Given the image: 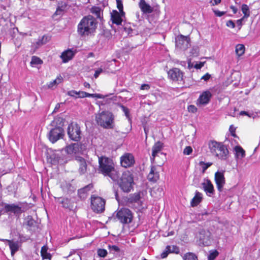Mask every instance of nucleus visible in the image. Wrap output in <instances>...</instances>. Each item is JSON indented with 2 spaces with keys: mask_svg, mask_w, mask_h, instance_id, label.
<instances>
[{
  "mask_svg": "<svg viewBox=\"0 0 260 260\" xmlns=\"http://www.w3.org/2000/svg\"><path fill=\"white\" fill-rule=\"evenodd\" d=\"M98 22L91 15L84 16L78 23L77 32L82 38L93 36L96 31Z\"/></svg>",
  "mask_w": 260,
  "mask_h": 260,
  "instance_id": "nucleus-1",
  "label": "nucleus"
},
{
  "mask_svg": "<svg viewBox=\"0 0 260 260\" xmlns=\"http://www.w3.org/2000/svg\"><path fill=\"white\" fill-rule=\"evenodd\" d=\"M230 141V140H226L224 144L215 141H209L208 146L211 153L219 159L227 160L229 157V147L226 143Z\"/></svg>",
  "mask_w": 260,
  "mask_h": 260,
  "instance_id": "nucleus-2",
  "label": "nucleus"
},
{
  "mask_svg": "<svg viewBox=\"0 0 260 260\" xmlns=\"http://www.w3.org/2000/svg\"><path fill=\"white\" fill-rule=\"evenodd\" d=\"M95 120L99 125L105 128L111 129L114 127V116L111 112L102 111L96 115Z\"/></svg>",
  "mask_w": 260,
  "mask_h": 260,
  "instance_id": "nucleus-3",
  "label": "nucleus"
},
{
  "mask_svg": "<svg viewBox=\"0 0 260 260\" xmlns=\"http://www.w3.org/2000/svg\"><path fill=\"white\" fill-rule=\"evenodd\" d=\"M134 183L132 174L128 171L124 172L120 179L119 185L121 189L125 192L131 191Z\"/></svg>",
  "mask_w": 260,
  "mask_h": 260,
  "instance_id": "nucleus-4",
  "label": "nucleus"
},
{
  "mask_svg": "<svg viewBox=\"0 0 260 260\" xmlns=\"http://www.w3.org/2000/svg\"><path fill=\"white\" fill-rule=\"evenodd\" d=\"M142 195L143 193L141 192L129 194L126 200V205L133 208H140L144 201Z\"/></svg>",
  "mask_w": 260,
  "mask_h": 260,
  "instance_id": "nucleus-5",
  "label": "nucleus"
},
{
  "mask_svg": "<svg viewBox=\"0 0 260 260\" xmlns=\"http://www.w3.org/2000/svg\"><path fill=\"white\" fill-rule=\"evenodd\" d=\"M99 170L104 175L114 169V165L113 160L107 157L102 156L99 157Z\"/></svg>",
  "mask_w": 260,
  "mask_h": 260,
  "instance_id": "nucleus-6",
  "label": "nucleus"
},
{
  "mask_svg": "<svg viewBox=\"0 0 260 260\" xmlns=\"http://www.w3.org/2000/svg\"><path fill=\"white\" fill-rule=\"evenodd\" d=\"M67 133L70 139L74 141H79L81 138L80 127L76 123H70L67 129Z\"/></svg>",
  "mask_w": 260,
  "mask_h": 260,
  "instance_id": "nucleus-7",
  "label": "nucleus"
},
{
  "mask_svg": "<svg viewBox=\"0 0 260 260\" xmlns=\"http://www.w3.org/2000/svg\"><path fill=\"white\" fill-rule=\"evenodd\" d=\"M91 208L96 213H102L105 210V201L102 198L92 195L90 198Z\"/></svg>",
  "mask_w": 260,
  "mask_h": 260,
  "instance_id": "nucleus-8",
  "label": "nucleus"
},
{
  "mask_svg": "<svg viewBox=\"0 0 260 260\" xmlns=\"http://www.w3.org/2000/svg\"><path fill=\"white\" fill-rule=\"evenodd\" d=\"M116 217L120 222L126 224L132 222L133 215L129 209L123 208L117 212Z\"/></svg>",
  "mask_w": 260,
  "mask_h": 260,
  "instance_id": "nucleus-9",
  "label": "nucleus"
},
{
  "mask_svg": "<svg viewBox=\"0 0 260 260\" xmlns=\"http://www.w3.org/2000/svg\"><path fill=\"white\" fill-rule=\"evenodd\" d=\"M22 238L23 236L21 235H19V238L20 240V241H14L13 240H8V239H1V241L5 243V244H7L11 250V254L12 256H14L16 252H17L19 248L21 246V242L23 241Z\"/></svg>",
  "mask_w": 260,
  "mask_h": 260,
  "instance_id": "nucleus-10",
  "label": "nucleus"
},
{
  "mask_svg": "<svg viewBox=\"0 0 260 260\" xmlns=\"http://www.w3.org/2000/svg\"><path fill=\"white\" fill-rule=\"evenodd\" d=\"M64 136L63 129L60 127H55L51 129L48 135L49 140L53 143L56 142Z\"/></svg>",
  "mask_w": 260,
  "mask_h": 260,
  "instance_id": "nucleus-11",
  "label": "nucleus"
},
{
  "mask_svg": "<svg viewBox=\"0 0 260 260\" xmlns=\"http://www.w3.org/2000/svg\"><path fill=\"white\" fill-rule=\"evenodd\" d=\"M67 94L70 96L75 97L76 98H84L85 97L96 98L98 99L103 98V95L99 93H89L85 91H77L74 90L69 91Z\"/></svg>",
  "mask_w": 260,
  "mask_h": 260,
  "instance_id": "nucleus-12",
  "label": "nucleus"
},
{
  "mask_svg": "<svg viewBox=\"0 0 260 260\" xmlns=\"http://www.w3.org/2000/svg\"><path fill=\"white\" fill-rule=\"evenodd\" d=\"M168 75L169 79L175 82H181L183 80L184 74L178 68H173L170 69Z\"/></svg>",
  "mask_w": 260,
  "mask_h": 260,
  "instance_id": "nucleus-13",
  "label": "nucleus"
},
{
  "mask_svg": "<svg viewBox=\"0 0 260 260\" xmlns=\"http://www.w3.org/2000/svg\"><path fill=\"white\" fill-rule=\"evenodd\" d=\"M211 233L209 231L200 229L197 233L196 237L199 239L200 243L204 246H207L210 243Z\"/></svg>",
  "mask_w": 260,
  "mask_h": 260,
  "instance_id": "nucleus-14",
  "label": "nucleus"
},
{
  "mask_svg": "<svg viewBox=\"0 0 260 260\" xmlns=\"http://www.w3.org/2000/svg\"><path fill=\"white\" fill-rule=\"evenodd\" d=\"M135 162L134 155L129 153H126L120 157V164L124 168H129L133 166Z\"/></svg>",
  "mask_w": 260,
  "mask_h": 260,
  "instance_id": "nucleus-15",
  "label": "nucleus"
},
{
  "mask_svg": "<svg viewBox=\"0 0 260 260\" xmlns=\"http://www.w3.org/2000/svg\"><path fill=\"white\" fill-rule=\"evenodd\" d=\"M215 181L218 190L221 192L225 183L223 171H217L215 173Z\"/></svg>",
  "mask_w": 260,
  "mask_h": 260,
  "instance_id": "nucleus-16",
  "label": "nucleus"
},
{
  "mask_svg": "<svg viewBox=\"0 0 260 260\" xmlns=\"http://www.w3.org/2000/svg\"><path fill=\"white\" fill-rule=\"evenodd\" d=\"M189 38L183 35L178 36L176 39V46L181 50H186L189 46Z\"/></svg>",
  "mask_w": 260,
  "mask_h": 260,
  "instance_id": "nucleus-17",
  "label": "nucleus"
},
{
  "mask_svg": "<svg viewBox=\"0 0 260 260\" xmlns=\"http://www.w3.org/2000/svg\"><path fill=\"white\" fill-rule=\"evenodd\" d=\"M71 7V5L68 4V1L65 2L60 1L57 3V7L56 10L54 15H61L64 12L67 11Z\"/></svg>",
  "mask_w": 260,
  "mask_h": 260,
  "instance_id": "nucleus-18",
  "label": "nucleus"
},
{
  "mask_svg": "<svg viewBox=\"0 0 260 260\" xmlns=\"http://www.w3.org/2000/svg\"><path fill=\"white\" fill-rule=\"evenodd\" d=\"M202 186L204 191L208 196L211 197L214 193V186L210 180H205L204 182L202 183Z\"/></svg>",
  "mask_w": 260,
  "mask_h": 260,
  "instance_id": "nucleus-19",
  "label": "nucleus"
},
{
  "mask_svg": "<svg viewBox=\"0 0 260 260\" xmlns=\"http://www.w3.org/2000/svg\"><path fill=\"white\" fill-rule=\"evenodd\" d=\"M75 53L76 52L74 51L71 49H69L64 51L60 56L62 62L67 63L71 60L74 56Z\"/></svg>",
  "mask_w": 260,
  "mask_h": 260,
  "instance_id": "nucleus-20",
  "label": "nucleus"
},
{
  "mask_svg": "<svg viewBox=\"0 0 260 260\" xmlns=\"http://www.w3.org/2000/svg\"><path fill=\"white\" fill-rule=\"evenodd\" d=\"M75 159L79 164V173L81 175L84 174L87 171V162L86 160L81 156H76Z\"/></svg>",
  "mask_w": 260,
  "mask_h": 260,
  "instance_id": "nucleus-21",
  "label": "nucleus"
},
{
  "mask_svg": "<svg viewBox=\"0 0 260 260\" xmlns=\"http://www.w3.org/2000/svg\"><path fill=\"white\" fill-rule=\"evenodd\" d=\"M211 97V94L210 91H206L200 96L198 100V104L206 105L207 104Z\"/></svg>",
  "mask_w": 260,
  "mask_h": 260,
  "instance_id": "nucleus-22",
  "label": "nucleus"
},
{
  "mask_svg": "<svg viewBox=\"0 0 260 260\" xmlns=\"http://www.w3.org/2000/svg\"><path fill=\"white\" fill-rule=\"evenodd\" d=\"M93 188V185L92 184H89L86 186L78 190V195L80 199L84 200L85 199L87 194L89 193V191Z\"/></svg>",
  "mask_w": 260,
  "mask_h": 260,
  "instance_id": "nucleus-23",
  "label": "nucleus"
},
{
  "mask_svg": "<svg viewBox=\"0 0 260 260\" xmlns=\"http://www.w3.org/2000/svg\"><path fill=\"white\" fill-rule=\"evenodd\" d=\"M4 209L7 212H11L15 214L21 213V208L15 204H6L5 205Z\"/></svg>",
  "mask_w": 260,
  "mask_h": 260,
  "instance_id": "nucleus-24",
  "label": "nucleus"
},
{
  "mask_svg": "<svg viewBox=\"0 0 260 260\" xmlns=\"http://www.w3.org/2000/svg\"><path fill=\"white\" fill-rule=\"evenodd\" d=\"M139 7L141 11L145 14H149L153 11V9L144 0H141L139 3Z\"/></svg>",
  "mask_w": 260,
  "mask_h": 260,
  "instance_id": "nucleus-25",
  "label": "nucleus"
},
{
  "mask_svg": "<svg viewBox=\"0 0 260 260\" xmlns=\"http://www.w3.org/2000/svg\"><path fill=\"white\" fill-rule=\"evenodd\" d=\"M148 179L152 182H156L158 180L159 177V174L158 172L156 170V168L154 166H152L151 168L150 172L148 175Z\"/></svg>",
  "mask_w": 260,
  "mask_h": 260,
  "instance_id": "nucleus-26",
  "label": "nucleus"
},
{
  "mask_svg": "<svg viewBox=\"0 0 260 260\" xmlns=\"http://www.w3.org/2000/svg\"><path fill=\"white\" fill-rule=\"evenodd\" d=\"M162 148V144L160 142L158 141L155 143L152 147V160H154V158L156 157L157 153L161 151Z\"/></svg>",
  "mask_w": 260,
  "mask_h": 260,
  "instance_id": "nucleus-27",
  "label": "nucleus"
},
{
  "mask_svg": "<svg viewBox=\"0 0 260 260\" xmlns=\"http://www.w3.org/2000/svg\"><path fill=\"white\" fill-rule=\"evenodd\" d=\"M79 150V145L77 143L69 145L66 147V151L68 154H73L78 152Z\"/></svg>",
  "mask_w": 260,
  "mask_h": 260,
  "instance_id": "nucleus-28",
  "label": "nucleus"
},
{
  "mask_svg": "<svg viewBox=\"0 0 260 260\" xmlns=\"http://www.w3.org/2000/svg\"><path fill=\"white\" fill-rule=\"evenodd\" d=\"M111 20L113 23L117 25H120L122 22V18L120 14L116 10L113 11L111 13Z\"/></svg>",
  "mask_w": 260,
  "mask_h": 260,
  "instance_id": "nucleus-29",
  "label": "nucleus"
},
{
  "mask_svg": "<svg viewBox=\"0 0 260 260\" xmlns=\"http://www.w3.org/2000/svg\"><path fill=\"white\" fill-rule=\"evenodd\" d=\"M236 157L237 158H243L245 156V152L244 149L240 146H236L234 147Z\"/></svg>",
  "mask_w": 260,
  "mask_h": 260,
  "instance_id": "nucleus-30",
  "label": "nucleus"
},
{
  "mask_svg": "<svg viewBox=\"0 0 260 260\" xmlns=\"http://www.w3.org/2000/svg\"><path fill=\"white\" fill-rule=\"evenodd\" d=\"M106 176H109L114 181H118L119 180V173L114 168L111 172L107 174Z\"/></svg>",
  "mask_w": 260,
  "mask_h": 260,
  "instance_id": "nucleus-31",
  "label": "nucleus"
},
{
  "mask_svg": "<svg viewBox=\"0 0 260 260\" xmlns=\"http://www.w3.org/2000/svg\"><path fill=\"white\" fill-rule=\"evenodd\" d=\"M241 11L243 14V17L247 18L250 15V11L249 7L246 4H243L241 6Z\"/></svg>",
  "mask_w": 260,
  "mask_h": 260,
  "instance_id": "nucleus-32",
  "label": "nucleus"
},
{
  "mask_svg": "<svg viewBox=\"0 0 260 260\" xmlns=\"http://www.w3.org/2000/svg\"><path fill=\"white\" fill-rule=\"evenodd\" d=\"M202 194L200 192H197L195 197L192 199L191 204L192 206H197L201 201Z\"/></svg>",
  "mask_w": 260,
  "mask_h": 260,
  "instance_id": "nucleus-33",
  "label": "nucleus"
},
{
  "mask_svg": "<svg viewBox=\"0 0 260 260\" xmlns=\"http://www.w3.org/2000/svg\"><path fill=\"white\" fill-rule=\"evenodd\" d=\"M62 80H63V79L61 76L59 75V76H57V77L55 80H54L53 81L50 82L48 84V88H53L54 86H56L57 84L60 83L62 81Z\"/></svg>",
  "mask_w": 260,
  "mask_h": 260,
  "instance_id": "nucleus-34",
  "label": "nucleus"
},
{
  "mask_svg": "<svg viewBox=\"0 0 260 260\" xmlns=\"http://www.w3.org/2000/svg\"><path fill=\"white\" fill-rule=\"evenodd\" d=\"M235 52L238 56L242 55L245 52V47L242 44H238L236 46Z\"/></svg>",
  "mask_w": 260,
  "mask_h": 260,
  "instance_id": "nucleus-35",
  "label": "nucleus"
},
{
  "mask_svg": "<svg viewBox=\"0 0 260 260\" xmlns=\"http://www.w3.org/2000/svg\"><path fill=\"white\" fill-rule=\"evenodd\" d=\"M41 256H42L43 259H50L51 258V254L47 252V250L46 247L43 246L42 247L41 251Z\"/></svg>",
  "mask_w": 260,
  "mask_h": 260,
  "instance_id": "nucleus-36",
  "label": "nucleus"
},
{
  "mask_svg": "<svg viewBox=\"0 0 260 260\" xmlns=\"http://www.w3.org/2000/svg\"><path fill=\"white\" fill-rule=\"evenodd\" d=\"M43 63V61L38 57L33 56L31 58L30 64L31 66L34 65L41 64Z\"/></svg>",
  "mask_w": 260,
  "mask_h": 260,
  "instance_id": "nucleus-37",
  "label": "nucleus"
},
{
  "mask_svg": "<svg viewBox=\"0 0 260 260\" xmlns=\"http://www.w3.org/2000/svg\"><path fill=\"white\" fill-rule=\"evenodd\" d=\"M183 260H198V257L193 253L189 252L184 255Z\"/></svg>",
  "mask_w": 260,
  "mask_h": 260,
  "instance_id": "nucleus-38",
  "label": "nucleus"
},
{
  "mask_svg": "<svg viewBox=\"0 0 260 260\" xmlns=\"http://www.w3.org/2000/svg\"><path fill=\"white\" fill-rule=\"evenodd\" d=\"M212 165V162H205L203 161H201L199 162V165L202 167V172L203 173H204L206 170L210 167Z\"/></svg>",
  "mask_w": 260,
  "mask_h": 260,
  "instance_id": "nucleus-39",
  "label": "nucleus"
},
{
  "mask_svg": "<svg viewBox=\"0 0 260 260\" xmlns=\"http://www.w3.org/2000/svg\"><path fill=\"white\" fill-rule=\"evenodd\" d=\"M108 248L110 253L115 254L120 251L119 248L116 245H108Z\"/></svg>",
  "mask_w": 260,
  "mask_h": 260,
  "instance_id": "nucleus-40",
  "label": "nucleus"
},
{
  "mask_svg": "<svg viewBox=\"0 0 260 260\" xmlns=\"http://www.w3.org/2000/svg\"><path fill=\"white\" fill-rule=\"evenodd\" d=\"M218 252L217 250L212 251L210 252L208 255V260H214L215 258L218 256Z\"/></svg>",
  "mask_w": 260,
  "mask_h": 260,
  "instance_id": "nucleus-41",
  "label": "nucleus"
},
{
  "mask_svg": "<svg viewBox=\"0 0 260 260\" xmlns=\"http://www.w3.org/2000/svg\"><path fill=\"white\" fill-rule=\"evenodd\" d=\"M47 37L44 36H43L41 39H40L38 40V41L37 42V45L38 47L43 45V44H45L47 42Z\"/></svg>",
  "mask_w": 260,
  "mask_h": 260,
  "instance_id": "nucleus-42",
  "label": "nucleus"
},
{
  "mask_svg": "<svg viewBox=\"0 0 260 260\" xmlns=\"http://www.w3.org/2000/svg\"><path fill=\"white\" fill-rule=\"evenodd\" d=\"M91 12L92 14L96 15L97 18H100L101 9L99 7H93L91 10Z\"/></svg>",
  "mask_w": 260,
  "mask_h": 260,
  "instance_id": "nucleus-43",
  "label": "nucleus"
},
{
  "mask_svg": "<svg viewBox=\"0 0 260 260\" xmlns=\"http://www.w3.org/2000/svg\"><path fill=\"white\" fill-rule=\"evenodd\" d=\"M97 253L98 255L101 257H105L107 254V250L104 249H99Z\"/></svg>",
  "mask_w": 260,
  "mask_h": 260,
  "instance_id": "nucleus-44",
  "label": "nucleus"
},
{
  "mask_svg": "<svg viewBox=\"0 0 260 260\" xmlns=\"http://www.w3.org/2000/svg\"><path fill=\"white\" fill-rule=\"evenodd\" d=\"M117 7L121 13H123V4L121 0H116Z\"/></svg>",
  "mask_w": 260,
  "mask_h": 260,
  "instance_id": "nucleus-45",
  "label": "nucleus"
},
{
  "mask_svg": "<svg viewBox=\"0 0 260 260\" xmlns=\"http://www.w3.org/2000/svg\"><path fill=\"white\" fill-rule=\"evenodd\" d=\"M120 107L123 112L124 113L125 116L127 118H129V112L128 109L123 105H120Z\"/></svg>",
  "mask_w": 260,
  "mask_h": 260,
  "instance_id": "nucleus-46",
  "label": "nucleus"
},
{
  "mask_svg": "<svg viewBox=\"0 0 260 260\" xmlns=\"http://www.w3.org/2000/svg\"><path fill=\"white\" fill-rule=\"evenodd\" d=\"M192 152V149L190 146H186L183 150V154L184 155H189Z\"/></svg>",
  "mask_w": 260,
  "mask_h": 260,
  "instance_id": "nucleus-47",
  "label": "nucleus"
},
{
  "mask_svg": "<svg viewBox=\"0 0 260 260\" xmlns=\"http://www.w3.org/2000/svg\"><path fill=\"white\" fill-rule=\"evenodd\" d=\"M35 223L34 220L31 218L28 217L26 221V225L29 227H32L34 226Z\"/></svg>",
  "mask_w": 260,
  "mask_h": 260,
  "instance_id": "nucleus-48",
  "label": "nucleus"
},
{
  "mask_svg": "<svg viewBox=\"0 0 260 260\" xmlns=\"http://www.w3.org/2000/svg\"><path fill=\"white\" fill-rule=\"evenodd\" d=\"M229 131L231 133L232 136L234 138L238 137L236 135V128L233 125H231L229 128Z\"/></svg>",
  "mask_w": 260,
  "mask_h": 260,
  "instance_id": "nucleus-49",
  "label": "nucleus"
},
{
  "mask_svg": "<svg viewBox=\"0 0 260 260\" xmlns=\"http://www.w3.org/2000/svg\"><path fill=\"white\" fill-rule=\"evenodd\" d=\"M188 110L189 112L195 113L197 111V108L195 106L191 105L188 107Z\"/></svg>",
  "mask_w": 260,
  "mask_h": 260,
  "instance_id": "nucleus-50",
  "label": "nucleus"
},
{
  "mask_svg": "<svg viewBox=\"0 0 260 260\" xmlns=\"http://www.w3.org/2000/svg\"><path fill=\"white\" fill-rule=\"evenodd\" d=\"M214 14L218 17H221L225 14V12L220 11L219 10H214Z\"/></svg>",
  "mask_w": 260,
  "mask_h": 260,
  "instance_id": "nucleus-51",
  "label": "nucleus"
},
{
  "mask_svg": "<svg viewBox=\"0 0 260 260\" xmlns=\"http://www.w3.org/2000/svg\"><path fill=\"white\" fill-rule=\"evenodd\" d=\"M103 72V70L102 68H99L95 71L94 77L97 78Z\"/></svg>",
  "mask_w": 260,
  "mask_h": 260,
  "instance_id": "nucleus-52",
  "label": "nucleus"
},
{
  "mask_svg": "<svg viewBox=\"0 0 260 260\" xmlns=\"http://www.w3.org/2000/svg\"><path fill=\"white\" fill-rule=\"evenodd\" d=\"M62 207L65 208H69L68 203L69 200L68 199H64L62 201Z\"/></svg>",
  "mask_w": 260,
  "mask_h": 260,
  "instance_id": "nucleus-53",
  "label": "nucleus"
},
{
  "mask_svg": "<svg viewBox=\"0 0 260 260\" xmlns=\"http://www.w3.org/2000/svg\"><path fill=\"white\" fill-rule=\"evenodd\" d=\"M226 25L228 27H231L232 28H234L235 27V24L234 22L231 20H230L227 21Z\"/></svg>",
  "mask_w": 260,
  "mask_h": 260,
  "instance_id": "nucleus-54",
  "label": "nucleus"
},
{
  "mask_svg": "<svg viewBox=\"0 0 260 260\" xmlns=\"http://www.w3.org/2000/svg\"><path fill=\"white\" fill-rule=\"evenodd\" d=\"M140 89L141 90H149L150 89V85L147 84H144L141 86Z\"/></svg>",
  "mask_w": 260,
  "mask_h": 260,
  "instance_id": "nucleus-55",
  "label": "nucleus"
},
{
  "mask_svg": "<svg viewBox=\"0 0 260 260\" xmlns=\"http://www.w3.org/2000/svg\"><path fill=\"white\" fill-rule=\"evenodd\" d=\"M210 77L211 75L208 73H206L205 75L202 77L201 79H203L204 81H207L210 78Z\"/></svg>",
  "mask_w": 260,
  "mask_h": 260,
  "instance_id": "nucleus-56",
  "label": "nucleus"
},
{
  "mask_svg": "<svg viewBox=\"0 0 260 260\" xmlns=\"http://www.w3.org/2000/svg\"><path fill=\"white\" fill-rule=\"evenodd\" d=\"M244 19L245 18L242 17L241 19L237 21V25L240 26L239 29H240L241 26L242 25V21L244 20Z\"/></svg>",
  "mask_w": 260,
  "mask_h": 260,
  "instance_id": "nucleus-57",
  "label": "nucleus"
},
{
  "mask_svg": "<svg viewBox=\"0 0 260 260\" xmlns=\"http://www.w3.org/2000/svg\"><path fill=\"white\" fill-rule=\"evenodd\" d=\"M204 62H200L199 63H197L194 67L197 69H200L204 66Z\"/></svg>",
  "mask_w": 260,
  "mask_h": 260,
  "instance_id": "nucleus-58",
  "label": "nucleus"
},
{
  "mask_svg": "<svg viewBox=\"0 0 260 260\" xmlns=\"http://www.w3.org/2000/svg\"><path fill=\"white\" fill-rule=\"evenodd\" d=\"M62 103H57L55 107V108L53 110V112H56L57 111H58V110H59V109L60 108V105Z\"/></svg>",
  "mask_w": 260,
  "mask_h": 260,
  "instance_id": "nucleus-59",
  "label": "nucleus"
},
{
  "mask_svg": "<svg viewBox=\"0 0 260 260\" xmlns=\"http://www.w3.org/2000/svg\"><path fill=\"white\" fill-rule=\"evenodd\" d=\"M230 8H231V9L232 10L234 14H236L237 13L238 9L236 7H235L234 6H231Z\"/></svg>",
  "mask_w": 260,
  "mask_h": 260,
  "instance_id": "nucleus-60",
  "label": "nucleus"
},
{
  "mask_svg": "<svg viewBox=\"0 0 260 260\" xmlns=\"http://www.w3.org/2000/svg\"><path fill=\"white\" fill-rule=\"evenodd\" d=\"M213 1L212 5H217L221 2V0H211V2Z\"/></svg>",
  "mask_w": 260,
  "mask_h": 260,
  "instance_id": "nucleus-61",
  "label": "nucleus"
},
{
  "mask_svg": "<svg viewBox=\"0 0 260 260\" xmlns=\"http://www.w3.org/2000/svg\"><path fill=\"white\" fill-rule=\"evenodd\" d=\"M168 254L167 251L164 252L161 254V257L162 258H165L168 256Z\"/></svg>",
  "mask_w": 260,
  "mask_h": 260,
  "instance_id": "nucleus-62",
  "label": "nucleus"
},
{
  "mask_svg": "<svg viewBox=\"0 0 260 260\" xmlns=\"http://www.w3.org/2000/svg\"><path fill=\"white\" fill-rule=\"evenodd\" d=\"M240 114L241 115H247V116H250L247 112H246V111H241V112L240 113Z\"/></svg>",
  "mask_w": 260,
  "mask_h": 260,
  "instance_id": "nucleus-63",
  "label": "nucleus"
},
{
  "mask_svg": "<svg viewBox=\"0 0 260 260\" xmlns=\"http://www.w3.org/2000/svg\"><path fill=\"white\" fill-rule=\"evenodd\" d=\"M84 86L85 87H86V88H89L90 87V84H89L88 83L86 82L84 83Z\"/></svg>",
  "mask_w": 260,
  "mask_h": 260,
  "instance_id": "nucleus-64",
  "label": "nucleus"
}]
</instances>
